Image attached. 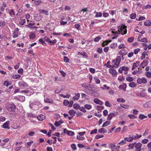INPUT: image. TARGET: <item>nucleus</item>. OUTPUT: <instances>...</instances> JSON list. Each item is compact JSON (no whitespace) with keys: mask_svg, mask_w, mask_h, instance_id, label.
Returning a JSON list of instances; mask_svg holds the SVG:
<instances>
[{"mask_svg":"<svg viewBox=\"0 0 151 151\" xmlns=\"http://www.w3.org/2000/svg\"><path fill=\"white\" fill-rule=\"evenodd\" d=\"M41 1L40 0L36 1L34 2L35 4L36 5H39L41 3Z\"/></svg>","mask_w":151,"mask_h":151,"instance_id":"61","label":"nucleus"},{"mask_svg":"<svg viewBox=\"0 0 151 151\" xmlns=\"http://www.w3.org/2000/svg\"><path fill=\"white\" fill-rule=\"evenodd\" d=\"M116 114L114 113H110L108 115L107 119L108 120H111L113 117L116 116Z\"/></svg>","mask_w":151,"mask_h":151,"instance_id":"12","label":"nucleus"},{"mask_svg":"<svg viewBox=\"0 0 151 151\" xmlns=\"http://www.w3.org/2000/svg\"><path fill=\"white\" fill-rule=\"evenodd\" d=\"M7 6L6 5L5 3H3L2 6L1 8L0 9L1 11H4L6 7Z\"/></svg>","mask_w":151,"mask_h":151,"instance_id":"29","label":"nucleus"},{"mask_svg":"<svg viewBox=\"0 0 151 151\" xmlns=\"http://www.w3.org/2000/svg\"><path fill=\"white\" fill-rule=\"evenodd\" d=\"M17 99L19 101L23 102L25 100V97L23 96H16Z\"/></svg>","mask_w":151,"mask_h":151,"instance_id":"9","label":"nucleus"},{"mask_svg":"<svg viewBox=\"0 0 151 151\" xmlns=\"http://www.w3.org/2000/svg\"><path fill=\"white\" fill-rule=\"evenodd\" d=\"M137 96L141 97H145L146 96V93L143 92H140V93H137Z\"/></svg>","mask_w":151,"mask_h":151,"instance_id":"16","label":"nucleus"},{"mask_svg":"<svg viewBox=\"0 0 151 151\" xmlns=\"http://www.w3.org/2000/svg\"><path fill=\"white\" fill-rule=\"evenodd\" d=\"M134 37H129L128 38L127 41L130 43L132 42L133 40H134Z\"/></svg>","mask_w":151,"mask_h":151,"instance_id":"55","label":"nucleus"},{"mask_svg":"<svg viewBox=\"0 0 151 151\" xmlns=\"http://www.w3.org/2000/svg\"><path fill=\"white\" fill-rule=\"evenodd\" d=\"M80 94L79 93H76L75 96L73 97V99L74 101L78 100L79 98Z\"/></svg>","mask_w":151,"mask_h":151,"instance_id":"17","label":"nucleus"},{"mask_svg":"<svg viewBox=\"0 0 151 151\" xmlns=\"http://www.w3.org/2000/svg\"><path fill=\"white\" fill-rule=\"evenodd\" d=\"M111 124V122L109 121H106L105 122H104L102 126V127H103L106 126H107L109 125H110Z\"/></svg>","mask_w":151,"mask_h":151,"instance_id":"18","label":"nucleus"},{"mask_svg":"<svg viewBox=\"0 0 151 151\" xmlns=\"http://www.w3.org/2000/svg\"><path fill=\"white\" fill-rule=\"evenodd\" d=\"M25 19H22L19 22V24L21 25H23L25 22Z\"/></svg>","mask_w":151,"mask_h":151,"instance_id":"63","label":"nucleus"},{"mask_svg":"<svg viewBox=\"0 0 151 151\" xmlns=\"http://www.w3.org/2000/svg\"><path fill=\"white\" fill-rule=\"evenodd\" d=\"M18 84L19 86L22 88L27 87L28 86L27 84L24 81H19L18 82Z\"/></svg>","mask_w":151,"mask_h":151,"instance_id":"5","label":"nucleus"},{"mask_svg":"<svg viewBox=\"0 0 151 151\" xmlns=\"http://www.w3.org/2000/svg\"><path fill=\"white\" fill-rule=\"evenodd\" d=\"M143 106L145 108L151 107V101H148L143 105Z\"/></svg>","mask_w":151,"mask_h":151,"instance_id":"11","label":"nucleus"},{"mask_svg":"<svg viewBox=\"0 0 151 151\" xmlns=\"http://www.w3.org/2000/svg\"><path fill=\"white\" fill-rule=\"evenodd\" d=\"M44 101L45 103H53V101L52 99L48 98H46L45 99Z\"/></svg>","mask_w":151,"mask_h":151,"instance_id":"28","label":"nucleus"},{"mask_svg":"<svg viewBox=\"0 0 151 151\" xmlns=\"http://www.w3.org/2000/svg\"><path fill=\"white\" fill-rule=\"evenodd\" d=\"M77 139L80 140H84L85 137L84 136H81L80 135H78L77 137Z\"/></svg>","mask_w":151,"mask_h":151,"instance_id":"45","label":"nucleus"},{"mask_svg":"<svg viewBox=\"0 0 151 151\" xmlns=\"http://www.w3.org/2000/svg\"><path fill=\"white\" fill-rule=\"evenodd\" d=\"M98 131L100 133H106L107 132V130L105 129L104 128H101L99 129Z\"/></svg>","mask_w":151,"mask_h":151,"instance_id":"25","label":"nucleus"},{"mask_svg":"<svg viewBox=\"0 0 151 151\" xmlns=\"http://www.w3.org/2000/svg\"><path fill=\"white\" fill-rule=\"evenodd\" d=\"M40 12L41 14H42L47 15H49L48 11L47 10L41 9L40 10Z\"/></svg>","mask_w":151,"mask_h":151,"instance_id":"14","label":"nucleus"},{"mask_svg":"<svg viewBox=\"0 0 151 151\" xmlns=\"http://www.w3.org/2000/svg\"><path fill=\"white\" fill-rule=\"evenodd\" d=\"M5 25V22L4 21L0 20V27H3Z\"/></svg>","mask_w":151,"mask_h":151,"instance_id":"40","label":"nucleus"},{"mask_svg":"<svg viewBox=\"0 0 151 151\" xmlns=\"http://www.w3.org/2000/svg\"><path fill=\"white\" fill-rule=\"evenodd\" d=\"M37 119L39 120L42 121L45 119V116L43 115H39L37 116Z\"/></svg>","mask_w":151,"mask_h":151,"instance_id":"15","label":"nucleus"},{"mask_svg":"<svg viewBox=\"0 0 151 151\" xmlns=\"http://www.w3.org/2000/svg\"><path fill=\"white\" fill-rule=\"evenodd\" d=\"M81 86L83 88H88L89 87L91 86V84H89L88 85L87 83H84L82 84H81Z\"/></svg>","mask_w":151,"mask_h":151,"instance_id":"30","label":"nucleus"},{"mask_svg":"<svg viewBox=\"0 0 151 151\" xmlns=\"http://www.w3.org/2000/svg\"><path fill=\"white\" fill-rule=\"evenodd\" d=\"M39 41L44 46L46 45H47L43 38L40 39L39 40Z\"/></svg>","mask_w":151,"mask_h":151,"instance_id":"31","label":"nucleus"},{"mask_svg":"<svg viewBox=\"0 0 151 151\" xmlns=\"http://www.w3.org/2000/svg\"><path fill=\"white\" fill-rule=\"evenodd\" d=\"M139 61L136 62V63H134L133 64V66L134 68H136L138 66V64L139 63Z\"/></svg>","mask_w":151,"mask_h":151,"instance_id":"54","label":"nucleus"},{"mask_svg":"<svg viewBox=\"0 0 151 151\" xmlns=\"http://www.w3.org/2000/svg\"><path fill=\"white\" fill-rule=\"evenodd\" d=\"M144 25L146 26H149L151 25V23L150 20H147L144 22Z\"/></svg>","mask_w":151,"mask_h":151,"instance_id":"37","label":"nucleus"},{"mask_svg":"<svg viewBox=\"0 0 151 151\" xmlns=\"http://www.w3.org/2000/svg\"><path fill=\"white\" fill-rule=\"evenodd\" d=\"M105 105L108 107H111V105L109 101H107L105 102Z\"/></svg>","mask_w":151,"mask_h":151,"instance_id":"56","label":"nucleus"},{"mask_svg":"<svg viewBox=\"0 0 151 151\" xmlns=\"http://www.w3.org/2000/svg\"><path fill=\"white\" fill-rule=\"evenodd\" d=\"M94 87L93 86H90L88 88V90L90 91V92L89 93V94L90 95V93H92L93 92H94Z\"/></svg>","mask_w":151,"mask_h":151,"instance_id":"24","label":"nucleus"},{"mask_svg":"<svg viewBox=\"0 0 151 151\" xmlns=\"http://www.w3.org/2000/svg\"><path fill=\"white\" fill-rule=\"evenodd\" d=\"M79 109L81 111H82L83 112H86V110L85 108L83 107L80 106Z\"/></svg>","mask_w":151,"mask_h":151,"instance_id":"60","label":"nucleus"},{"mask_svg":"<svg viewBox=\"0 0 151 151\" xmlns=\"http://www.w3.org/2000/svg\"><path fill=\"white\" fill-rule=\"evenodd\" d=\"M121 60V57L120 56H118L117 57L116 60H113L112 61L113 63H114V65H115L116 67L115 68H118L120 63Z\"/></svg>","mask_w":151,"mask_h":151,"instance_id":"2","label":"nucleus"},{"mask_svg":"<svg viewBox=\"0 0 151 151\" xmlns=\"http://www.w3.org/2000/svg\"><path fill=\"white\" fill-rule=\"evenodd\" d=\"M129 86L131 88H134L137 86V84L134 82H132L129 84Z\"/></svg>","mask_w":151,"mask_h":151,"instance_id":"21","label":"nucleus"},{"mask_svg":"<svg viewBox=\"0 0 151 151\" xmlns=\"http://www.w3.org/2000/svg\"><path fill=\"white\" fill-rule=\"evenodd\" d=\"M142 145V144L139 142L135 144L134 147L136 149V151H141V147Z\"/></svg>","mask_w":151,"mask_h":151,"instance_id":"4","label":"nucleus"},{"mask_svg":"<svg viewBox=\"0 0 151 151\" xmlns=\"http://www.w3.org/2000/svg\"><path fill=\"white\" fill-rule=\"evenodd\" d=\"M146 75L147 77L148 78L151 77V72L149 71L147 73Z\"/></svg>","mask_w":151,"mask_h":151,"instance_id":"64","label":"nucleus"},{"mask_svg":"<svg viewBox=\"0 0 151 151\" xmlns=\"http://www.w3.org/2000/svg\"><path fill=\"white\" fill-rule=\"evenodd\" d=\"M136 143L135 142L133 143L130 144L128 146L129 147V149H133L134 147V145Z\"/></svg>","mask_w":151,"mask_h":151,"instance_id":"39","label":"nucleus"},{"mask_svg":"<svg viewBox=\"0 0 151 151\" xmlns=\"http://www.w3.org/2000/svg\"><path fill=\"white\" fill-rule=\"evenodd\" d=\"M101 38L100 36H98L94 38V41L95 42H97L99 41L100 39Z\"/></svg>","mask_w":151,"mask_h":151,"instance_id":"52","label":"nucleus"},{"mask_svg":"<svg viewBox=\"0 0 151 151\" xmlns=\"http://www.w3.org/2000/svg\"><path fill=\"white\" fill-rule=\"evenodd\" d=\"M109 72L113 76H115L117 74V72L114 68H111L109 69Z\"/></svg>","mask_w":151,"mask_h":151,"instance_id":"6","label":"nucleus"},{"mask_svg":"<svg viewBox=\"0 0 151 151\" xmlns=\"http://www.w3.org/2000/svg\"><path fill=\"white\" fill-rule=\"evenodd\" d=\"M19 29L18 28H16L14 31V32L12 34V37L15 38L18 36V32L19 31Z\"/></svg>","mask_w":151,"mask_h":151,"instance_id":"7","label":"nucleus"},{"mask_svg":"<svg viewBox=\"0 0 151 151\" xmlns=\"http://www.w3.org/2000/svg\"><path fill=\"white\" fill-rule=\"evenodd\" d=\"M29 37L30 39H33L35 37V34L33 32H31L29 35Z\"/></svg>","mask_w":151,"mask_h":151,"instance_id":"26","label":"nucleus"},{"mask_svg":"<svg viewBox=\"0 0 151 151\" xmlns=\"http://www.w3.org/2000/svg\"><path fill=\"white\" fill-rule=\"evenodd\" d=\"M63 103L64 105L67 106L69 104V101L68 100H65Z\"/></svg>","mask_w":151,"mask_h":151,"instance_id":"49","label":"nucleus"},{"mask_svg":"<svg viewBox=\"0 0 151 151\" xmlns=\"http://www.w3.org/2000/svg\"><path fill=\"white\" fill-rule=\"evenodd\" d=\"M64 61L65 63H68L69 62V59L66 56L63 57Z\"/></svg>","mask_w":151,"mask_h":151,"instance_id":"57","label":"nucleus"},{"mask_svg":"<svg viewBox=\"0 0 151 151\" xmlns=\"http://www.w3.org/2000/svg\"><path fill=\"white\" fill-rule=\"evenodd\" d=\"M124 50H122L119 51V54L120 55H125L126 54V52H124Z\"/></svg>","mask_w":151,"mask_h":151,"instance_id":"58","label":"nucleus"},{"mask_svg":"<svg viewBox=\"0 0 151 151\" xmlns=\"http://www.w3.org/2000/svg\"><path fill=\"white\" fill-rule=\"evenodd\" d=\"M118 48L121 49L122 48H126V46L124 44H121L118 46Z\"/></svg>","mask_w":151,"mask_h":151,"instance_id":"44","label":"nucleus"},{"mask_svg":"<svg viewBox=\"0 0 151 151\" xmlns=\"http://www.w3.org/2000/svg\"><path fill=\"white\" fill-rule=\"evenodd\" d=\"M9 14L11 16L13 15H15L14 11L13 9H12L10 10Z\"/></svg>","mask_w":151,"mask_h":151,"instance_id":"62","label":"nucleus"},{"mask_svg":"<svg viewBox=\"0 0 151 151\" xmlns=\"http://www.w3.org/2000/svg\"><path fill=\"white\" fill-rule=\"evenodd\" d=\"M69 113L70 115H73L76 113V112L73 110H70L69 111Z\"/></svg>","mask_w":151,"mask_h":151,"instance_id":"51","label":"nucleus"},{"mask_svg":"<svg viewBox=\"0 0 151 151\" xmlns=\"http://www.w3.org/2000/svg\"><path fill=\"white\" fill-rule=\"evenodd\" d=\"M79 53L81 55H82L83 57L86 58L88 57V55L86 52H79Z\"/></svg>","mask_w":151,"mask_h":151,"instance_id":"32","label":"nucleus"},{"mask_svg":"<svg viewBox=\"0 0 151 151\" xmlns=\"http://www.w3.org/2000/svg\"><path fill=\"white\" fill-rule=\"evenodd\" d=\"M117 101L119 102L122 103L124 102L125 101V100L122 98H118L117 99Z\"/></svg>","mask_w":151,"mask_h":151,"instance_id":"48","label":"nucleus"},{"mask_svg":"<svg viewBox=\"0 0 151 151\" xmlns=\"http://www.w3.org/2000/svg\"><path fill=\"white\" fill-rule=\"evenodd\" d=\"M67 134L68 135L73 136L74 135L75 133L73 131H69L68 133H67Z\"/></svg>","mask_w":151,"mask_h":151,"instance_id":"53","label":"nucleus"},{"mask_svg":"<svg viewBox=\"0 0 151 151\" xmlns=\"http://www.w3.org/2000/svg\"><path fill=\"white\" fill-rule=\"evenodd\" d=\"M94 80L95 81L96 83V84H98L100 83V80L99 79V78L97 77H94Z\"/></svg>","mask_w":151,"mask_h":151,"instance_id":"34","label":"nucleus"},{"mask_svg":"<svg viewBox=\"0 0 151 151\" xmlns=\"http://www.w3.org/2000/svg\"><path fill=\"white\" fill-rule=\"evenodd\" d=\"M118 29L119 32H120L122 35H124L127 33V30L124 27H122V26L119 27Z\"/></svg>","mask_w":151,"mask_h":151,"instance_id":"3","label":"nucleus"},{"mask_svg":"<svg viewBox=\"0 0 151 151\" xmlns=\"http://www.w3.org/2000/svg\"><path fill=\"white\" fill-rule=\"evenodd\" d=\"M148 63V61L147 60H144L141 63V65L143 66H145L147 65Z\"/></svg>","mask_w":151,"mask_h":151,"instance_id":"23","label":"nucleus"},{"mask_svg":"<svg viewBox=\"0 0 151 151\" xmlns=\"http://www.w3.org/2000/svg\"><path fill=\"white\" fill-rule=\"evenodd\" d=\"M126 80L128 82H131L134 81V78L132 77L128 76L126 78Z\"/></svg>","mask_w":151,"mask_h":151,"instance_id":"22","label":"nucleus"},{"mask_svg":"<svg viewBox=\"0 0 151 151\" xmlns=\"http://www.w3.org/2000/svg\"><path fill=\"white\" fill-rule=\"evenodd\" d=\"M147 118V116L144 115L143 114H140L139 115V118L140 119H146Z\"/></svg>","mask_w":151,"mask_h":151,"instance_id":"33","label":"nucleus"},{"mask_svg":"<svg viewBox=\"0 0 151 151\" xmlns=\"http://www.w3.org/2000/svg\"><path fill=\"white\" fill-rule=\"evenodd\" d=\"M5 106L6 109L9 112H12L15 111L16 106L13 103H8L6 104Z\"/></svg>","mask_w":151,"mask_h":151,"instance_id":"1","label":"nucleus"},{"mask_svg":"<svg viewBox=\"0 0 151 151\" xmlns=\"http://www.w3.org/2000/svg\"><path fill=\"white\" fill-rule=\"evenodd\" d=\"M85 108L88 110L90 109L92 107V106L91 105L89 104H86L84 105Z\"/></svg>","mask_w":151,"mask_h":151,"instance_id":"19","label":"nucleus"},{"mask_svg":"<svg viewBox=\"0 0 151 151\" xmlns=\"http://www.w3.org/2000/svg\"><path fill=\"white\" fill-rule=\"evenodd\" d=\"M96 108L97 110L101 111L104 109V107L102 106H96Z\"/></svg>","mask_w":151,"mask_h":151,"instance_id":"38","label":"nucleus"},{"mask_svg":"<svg viewBox=\"0 0 151 151\" xmlns=\"http://www.w3.org/2000/svg\"><path fill=\"white\" fill-rule=\"evenodd\" d=\"M90 95L91 96H93L94 97H97L99 96V94L97 92L94 91V92H93L92 93H90Z\"/></svg>","mask_w":151,"mask_h":151,"instance_id":"20","label":"nucleus"},{"mask_svg":"<svg viewBox=\"0 0 151 151\" xmlns=\"http://www.w3.org/2000/svg\"><path fill=\"white\" fill-rule=\"evenodd\" d=\"M102 13L101 12H96L95 17H101L102 16Z\"/></svg>","mask_w":151,"mask_h":151,"instance_id":"27","label":"nucleus"},{"mask_svg":"<svg viewBox=\"0 0 151 151\" xmlns=\"http://www.w3.org/2000/svg\"><path fill=\"white\" fill-rule=\"evenodd\" d=\"M117 47V44L116 43H113L110 45V47L112 48H115Z\"/></svg>","mask_w":151,"mask_h":151,"instance_id":"36","label":"nucleus"},{"mask_svg":"<svg viewBox=\"0 0 151 151\" xmlns=\"http://www.w3.org/2000/svg\"><path fill=\"white\" fill-rule=\"evenodd\" d=\"M128 117L130 119H135L137 117L133 114H129L128 115Z\"/></svg>","mask_w":151,"mask_h":151,"instance_id":"59","label":"nucleus"},{"mask_svg":"<svg viewBox=\"0 0 151 151\" xmlns=\"http://www.w3.org/2000/svg\"><path fill=\"white\" fill-rule=\"evenodd\" d=\"M21 76L20 75H13L12 78L14 79H18L20 78Z\"/></svg>","mask_w":151,"mask_h":151,"instance_id":"35","label":"nucleus"},{"mask_svg":"<svg viewBox=\"0 0 151 151\" xmlns=\"http://www.w3.org/2000/svg\"><path fill=\"white\" fill-rule=\"evenodd\" d=\"M71 147L73 150H75L76 149V145L74 144H73L71 145Z\"/></svg>","mask_w":151,"mask_h":151,"instance_id":"50","label":"nucleus"},{"mask_svg":"<svg viewBox=\"0 0 151 151\" xmlns=\"http://www.w3.org/2000/svg\"><path fill=\"white\" fill-rule=\"evenodd\" d=\"M9 122L7 121L4 123L1 126L4 128L9 129L10 128V127H9Z\"/></svg>","mask_w":151,"mask_h":151,"instance_id":"8","label":"nucleus"},{"mask_svg":"<svg viewBox=\"0 0 151 151\" xmlns=\"http://www.w3.org/2000/svg\"><path fill=\"white\" fill-rule=\"evenodd\" d=\"M124 139L125 141H127L128 142H131L133 139V135H132V136L130 137V136L124 138Z\"/></svg>","mask_w":151,"mask_h":151,"instance_id":"13","label":"nucleus"},{"mask_svg":"<svg viewBox=\"0 0 151 151\" xmlns=\"http://www.w3.org/2000/svg\"><path fill=\"white\" fill-rule=\"evenodd\" d=\"M93 101L95 103L99 104L100 105H102L103 104L101 101L99 100L97 98H95L93 99Z\"/></svg>","mask_w":151,"mask_h":151,"instance_id":"10","label":"nucleus"},{"mask_svg":"<svg viewBox=\"0 0 151 151\" xmlns=\"http://www.w3.org/2000/svg\"><path fill=\"white\" fill-rule=\"evenodd\" d=\"M103 17H106L109 16V14L108 13L106 12H103L102 14Z\"/></svg>","mask_w":151,"mask_h":151,"instance_id":"47","label":"nucleus"},{"mask_svg":"<svg viewBox=\"0 0 151 151\" xmlns=\"http://www.w3.org/2000/svg\"><path fill=\"white\" fill-rule=\"evenodd\" d=\"M73 108L76 109H79L80 108V105L77 104H75L73 105Z\"/></svg>","mask_w":151,"mask_h":151,"instance_id":"42","label":"nucleus"},{"mask_svg":"<svg viewBox=\"0 0 151 151\" xmlns=\"http://www.w3.org/2000/svg\"><path fill=\"white\" fill-rule=\"evenodd\" d=\"M142 136V135H139L138 134H136L134 137L133 136V139L135 140L137 139L140 137H141Z\"/></svg>","mask_w":151,"mask_h":151,"instance_id":"41","label":"nucleus"},{"mask_svg":"<svg viewBox=\"0 0 151 151\" xmlns=\"http://www.w3.org/2000/svg\"><path fill=\"white\" fill-rule=\"evenodd\" d=\"M136 14L135 13H133L130 15V17L132 19H134L136 17Z\"/></svg>","mask_w":151,"mask_h":151,"instance_id":"43","label":"nucleus"},{"mask_svg":"<svg viewBox=\"0 0 151 151\" xmlns=\"http://www.w3.org/2000/svg\"><path fill=\"white\" fill-rule=\"evenodd\" d=\"M26 26L29 27L30 28H37V27L35 26H33L32 24L30 23L28 24V25H27Z\"/></svg>","mask_w":151,"mask_h":151,"instance_id":"46","label":"nucleus"}]
</instances>
